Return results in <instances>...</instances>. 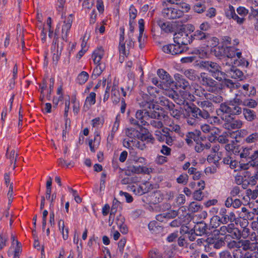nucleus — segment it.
I'll use <instances>...</instances> for the list:
<instances>
[{
  "instance_id": "56",
  "label": "nucleus",
  "mask_w": 258,
  "mask_h": 258,
  "mask_svg": "<svg viewBox=\"0 0 258 258\" xmlns=\"http://www.w3.org/2000/svg\"><path fill=\"white\" fill-rule=\"evenodd\" d=\"M169 126V130L172 132H175V133L179 134L180 132V127L179 125L175 124L172 121L169 122L167 124Z\"/></svg>"
},
{
  "instance_id": "42",
  "label": "nucleus",
  "mask_w": 258,
  "mask_h": 258,
  "mask_svg": "<svg viewBox=\"0 0 258 258\" xmlns=\"http://www.w3.org/2000/svg\"><path fill=\"white\" fill-rule=\"evenodd\" d=\"M161 115L160 113V116L156 118H150L149 120V125H151L155 128L158 129L161 128L163 126V123L161 121L159 120V118L161 117Z\"/></svg>"
},
{
  "instance_id": "8",
  "label": "nucleus",
  "mask_w": 258,
  "mask_h": 258,
  "mask_svg": "<svg viewBox=\"0 0 258 258\" xmlns=\"http://www.w3.org/2000/svg\"><path fill=\"white\" fill-rule=\"evenodd\" d=\"M159 103L165 106L169 111L170 115L174 118L179 119L182 115L181 107H175V105L168 99L162 97L159 98Z\"/></svg>"
},
{
  "instance_id": "44",
  "label": "nucleus",
  "mask_w": 258,
  "mask_h": 258,
  "mask_svg": "<svg viewBox=\"0 0 258 258\" xmlns=\"http://www.w3.org/2000/svg\"><path fill=\"white\" fill-rule=\"evenodd\" d=\"M225 13L226 17L228 19L233 18L236 14L235 13L234 8L231 5H229L225 8Z\"/></svg>"
},
{
  "instance_id": "29",
  "label": "nucleus",
  "mask_w": 258,
  "mask_h": 258,
  "mask_svg": "<svg viewBox=\"0 0 258 258\" xmlns=\"http://www.w3.org/2000/svg\"><path fill=\"white\" fill-rule=\"evenodd\" d=\"M257 232H252L249 237L250 239L241 240V241H247L250 244L249 249L251 250L255 249L257 247Z\"/></svg>"
},
{
  "instance_id": "49",
  "label": "nucleus",
  "mask_w": 258,
  "mask_h": 258,
  "mask_svg": "<svg viewBox=\"0 0 258 258\" xmlns=\"http://www.w3.org/2000/svg\"><path fill=\"white\" fill-rule=\"evenodd\" d=\"M139 31L140 34L138 37V41L140 43V47L142 48L143 46L141 44V38L142 37V35L144 31V21L143 19H141L139 20Z\"/></svg>"
},
{
  "instance_id": "57",
  "label": "nucleus",
  "mask_w": 258,
  "mask_h": 258,
  "mask_svg": "<svg viewBox=\"0 0 258 258\" xmlns=\"http://www.w3.org/2000/svg\"><path fill=\"white\" fill-rule=\"evenodd\" d=\"M258 140V134L256 133H253L248 136L245 139L248 143H255Z\"/></svg>"
},
{
  "instance_id": "20",
  "label": "nucleus",
  "mask_w": 258,
  "mask_h": 258,
  "mask_svg": "<svg viewBox=\"0 0 258 258\" xmlns=\"http://www.w3.org/2000/svg\"><path fill=\"white\" fill-rule=\"evenodd\" d=\"M174 79L175 81V86L186 90L189 87V84L184 77L179 74H175L174 75Z\"/></svg>"
},
{
  "instance_id": "4",
  "label": "nucleus",
  "mask_w": 258,
  "mask_h": 258,
  "mask_svg": "<svg viewBox=\"0 0 258 258\" xmlns=\"http://www.w3.org/2000/svg\"><path fill=\"white\" fill-rule=\"evenodd\" d=\"M223 55L228 57L226 65L234 64L236 66H242L247 67L248 62L247 61L240 59L241 52L233 46H228L224 48Z\"/></svg>"
},
{
  "instance_id": "40",
  "label": "nucleus",
  "mask_w": 258,
  "mask_h": 258,
  "mask_svg": "<svg viewBox=\"0 0 258 258\" xmlns=\"http://www.w3.org/2000/svg\"><path fill=\"white\" fill-rule=\"evenodd\" d=\"M209 36V34L205 33L200 30L196 31L192 37L194 39L203 40L207 39Z\"/></svg>"
},
{
  "instance_id": "3",
  "label": "nucleus",
  "mask_w": 258,
  "mask_h": 258,
  "mask_svg": "<svg viewBox=\"0 0 258 258\" xmlns=\"http://www.w3.org/2000/svg\"><path fill=\"white\" fill-rule=\"evenodd\" d=\"M125 134L130 139L140 140L141 142L145 144L153 142L152 136L145 127L139 126L138 129L128 128L125 131Z\"/></svg>"
},
{
  "instance_id": "12",
  "label": "nucleus",
  "mask_w": 258,
  "mask_h": 258,
  "mask_svg": "<svg viewBox=\"0 0 258 258\" xmlns=\"http://www.w3.org/2000/svg\"><path fill=\"white\" fill-rule=\"evenodd\" d=\"M219 233L222 235H226L229 233L233 238H237L239 236V232L238 228L234 227L233 224H230L227 226H223L220 227L219 230Z\"/></svg>"
},
{
  "instance_id": "25",
  "label": "nucleus",
  "mask_w": 258,
  "mask_h": 258,
  "mask_svg": "<svg viewBox=\"0 0 258 258\" xmlns=\"http://www.w3.org/2000/svg\"><path fill=\"white\" fill-rule=\"evenodd\" d=\"M236 213L238 215V217L240 219L245 220H247V219H253L254 215L253 213L248 212L245 207H242L241 211H236Z\"/></svg>"
},
{
  "instance_id": "39",
  "label": "nucleus",
  "mask_w": 258,
  "mask_h": 258,
  "mask_svg": "<svg viewBox=\"0 0 258 258\" xmlns=\"http://www.w3.org/2000/svg\"><path fill=\"white\" fill-rule=\"evenodd\" d=\"M219 215L221 216V218L219 217L216 216L212 218V220L214 219L218 220L220 221L222 223H227V221H225V218H227V216L228 215V212H227V210L225 208H222L220 210Z\"/></svg>"
},
{
  "instance_id": "17",
  "label": "nucleus",
  "mask_w": 258,
  "mask_h": 258,
  "mask_svg": "<svg viewBox=\"0 0 258 258\" xmlns=\"http://www.w3.org/2000/svg\"><path fill=\"white\" fill-rule=\"evenodd\" d=\"M227 66H228L230 68L229 69L225 70L226 77L235 79H242L243 76V74L242 71L237 69L235 66L233 65L231 66V64H229Z\"/></svg>"
},
{
  "instance_id": "63",
  "label": "nucleus",
  "mask_w": 258,
  "mask_h": 258,
  "mask_svg": "<svg viewBox=\"0 0 258 258\" xmlns=\"http://www.w3.org/2000/svg\"><path fill=\"white\" fill-rule=\"evenodd\" d=\"M236 11L240 16L244 18L248 13V10L243 7H239L237 8Z\"/></svg>"
},
{
  "instance_id": "38",
  "label": "nucleus",
  "mask_w": 258,
  "mask_h": 258,
  "mask_svg": "<svg viewBox=\"0 0 258 258\" xmlns=\"http://www.w3.org/2000/svg\"><path fill=\"white\" fill-rule=\"evenodd\" d=\"M120 203L116 199H114L112 202V205L110 209L109 219H114L118 208L120 207Z\"/></svg>"
},
{
  "instance_id": "28",
  "label": "nucleus",
  "mask_w": 258,
  "mask_h": 258,
  "mask_svg": "<svg viewBox=\"0 0 258 258\" xmlns=\"http://www.w3.org/2000/svg\"><path fill=\"white\" fill-rule=\"evenodd\" d=\"M148 228L153 234H158L163 230L162 226H159L158 223L155 221L150 222L148 224Z\"/></svg>"
},
{
  "instance_id": "26",
  "label": "nucleus",
  "mask_w": 258,
  "mask_h": 258,
  "mask_svg": "<svg viewBox=\"0 0 258 258\" xmlns=\"http://www.w3.org/2000/svg\"><path fill=\"white\" fill-rule=\"evenodd\" d=\"M219 93H208L204 94V97L207 100H210L216 103H219L222 102L223 97Z\"/></svg>"
},
{
  "instance_id": "24",
  "label": "nucleus",
  "mask_w": 258,
  "mask_h": 258,
  "mask_svg": "<svg viewBox=\"0 0 258 258\" xmlns=\"http://www.w3.org/2000/svg\"><path fill=\"white\" fill-rule=\"evenodd\" d=\"M124 32L120 35L119 37V43L118 49L120 55L123 57L126 56L128 54L130 49L127 48L125 46V43L124 42Z\"/></svg>"
},
{
  "instance_id": "47",
  "label": "nucleus",
  "mask_w": 258,
  "mask_h": 258,
  "mask_svg": "<svg viewBox=\"0 0 258 258\" xmlns=\"http://www.w3.org/2000/svg\"><path fill=\"white\" fill-rule=\"evenodd\" d=\"M243 112L244 117L248 121L252 120L256 116L253 111L251 109H244Z\"/></svg>"
},
{
  "instance_id": "51",
  "label": "nucleus",
  "mask_w": 258,
  "mask_h": 258,
  "mask_svg": "<svg viewBox=\"0 0 258 258\" xmlns=\"http://www.w3.org/2000/svg\"><path fill=\"white\" fill-rule=\"evenodd\" d=\"M92 125L93 127L99 128L101 127L104 123V119L101 117H96L92 120Z\"/></svg>"
},
{
  "instance_id": "22",
  "label": "nucleus",
  "mask_w": 258,
  "mask_h": 258,
  "mask_svg": "<svg viewBox=\"0 0 258 258\" xmlns=\"http://www.w3.org/2000/svg\"><path fill=\"white\" fill-rule=\"evenodd\" d=\"M104 54V49L102 47H98L93 52L92 58L95 64H102L101 60Z\"/></svg>"
},
{
  "instance_id": "37",
  "label": "nucleus",
  "mask_w": 258,
  "mask_h": 258,
  "mask_svg": "<svg viewBox=\"0 0 258 258\" xmlns=\"http://www.w3.org/2000/svg\"><path fill=\"white\" fill-rule=\"evenodd\" d=\"M80 102L79 100L77 99L76 96L75 95L72 96L71 99V101H70V99L65 101V108H64V115L65 117H67L68 115V112L70 109V103L72 104H76Z\"/></svg>"
},
{
  "instance_id": "61",
  "label": "nucleus",
  "mask_w": 258,
  "mask_h": 258,
  "mask_svg": "<svg viewBox=\"0 0 258 258\" xmlns=\"http://www.w3.org/2000/svg\"><path fill=\"white\" fill-rule=\"evenodd\" d=\"M159 25L161 29L164 30L165 32H169L170 31L171 27L168 22H163L160 21L159 22Z\"/></svg>"
},
{
  "instance_id": "13",
  "label": "nucleus",
  "mask_w": 258,
  "mask_h": 258,
  "mask_svg": "<svg viewBox=\"0 0 258 258\" xmlns=\"http://www.w3.org/2000/svg\"><path fill=\"white\" fill-rule=\"evenodd\" d=\"M232 108V115H238L242 112V108L239 106L242 103V97L239 94H235L234 98L230 100Z\"/></svg>"
},
{
  "instance_id": "46",
  "label": "nucleus",
  "mask_w": 258,
  "mask_h": 258,
  "mask_svg": "<svg viewBox=\"0 0 258 258\" xmlns=\"http://www.w3.org/2000/svg\"><path fill=\"white\" fill-rule=\"evenodd\" d=\"M151 185V184L149 182H145L144 183H141L140 185V188L141 191H139L138 192L139 196L142 195L145 193L148 192L150 189Z\"/></svg>"
},
{
  "instance_id": "34",
  "label": "nucleus",
  "mask_w": 258,
  "mask_h": 258,
  "mask_svg": "<svg viewBox=\"0 0 258 258\" xmlns=\"http://www.w3.org/2000/svg\"><path fill=\"white\" fill-rule=\"evenodd\" d=\"M121 98V93L118 87L113 86L111 90V98L114 102H119Z\"/></svg>"
},
{
  "instance_id": "5",
  "label": "nucleus",
  "mask_w": 258,
  "mask_h": 258,
  "mask_svg": "<svg viewBox=\"0 0 258 258\" xmlns=\"http://www.w3.org/2000/svg\"><path fill=\"white\" fill-rule=\"evenodd\" d=\"M201 68L208 71L212 76L218 81H222L226 77V73L221 70L220 66L211 61L202 60L200 63Z\"/></svg>"
},
{
  "instance_id": "55",
  "label": "nucleus",
  "mask_w": 258,
  "mask_h": 258,
  "mask_svg": "<svg viewBox=\"0 0 258 258\" xmlns=\"http://www.w3.org/2000/svg\"><path fill=\"white\" fill-rule=\"evenodd\" d=\"M227 77H225L222 80H224V85L230 89L234 88L235 87L238 88V86L235 85V83L231 80L226 79Z\"/></svg>"
},
{
  "instance_id": "33",
  "label": "nucleus",
  "mask_w": 258,
  "mask_h": 258,
  "mask_svg": "<svg viewBox=\"0 0 258 258\" xmlns=\"http://www.w3.org/2000/svg\"><path fill=\"white\" fill-rule=\"evenodd\" d=\"M256 151L258 152V150H255L253 151L250 148H244L240 153V156L241 158H246V161H247V163H248L249 161L251 160L250 157L252 156Z\"/></svg>"
},
{
  "instance_id": "10",
  "label": "nucleus",
  "mask_w": 258,
  "mask_h": 258,
  "mask_svg": "<svg viewBox=\"0 0 258 258\" xmlns=\"http://www.w3.org/2000/svg\"><path fill=\"white\" fill-rule=\"evenodd\" d=\"M169 97H171L177 104L180 105L187 104V100L191 98L189 93L185 91H180L179 94H177L173 92Z\"/></svg>"
},
{
  "instance_id": "1",
  "label": "nucleus",
  "mask_w": 258,
  "mask_h": 258,
  "mask_svg": "<svg viewBox=\"0 0 258 258\" xmlns=\"http://www.w3.org/2000/svg\"><path fill=\"white\" fill-rule=\"evenodd\" d=\"M141 105L144 109L136 112V118L130 119L131 124L137 125L139 126L148 125L150 118H156L160 116V112L156 111H159V106L153 101L142 102L141 103Z\"/></svg>"
},
{
  "instance_id": "52",
  "label": "nucleus",
  "mask_w": 258,
  "mask_h": 258,
  "mask_svg": "<svg viewBox=\"0 0 258 258\" xmlns=\"http://www.w3.org/2000/svg\"><path fill=\"white\" fill-rule=\"evenodd\" d=\"M85 103L90 106L95 104L96 103V93L94 92H91L86 97Z\"/></svg>"
},
{
  "instance_id": "6",
  "label": "nucleus",
  "mask_w": 258,
  "mask_h": 258,
  "mask_svg": "<svg viewBox=\"0 0 258 258\" xmlns=\"http://www.w3.org/2000/svg\"><path fill=\"white\" fill-rule=\"evenodd\" d=\"M199 79L200 83L205 87L207 91L214 93H220L222 91L221 85L206 73H201Z\"/></svg>"
},
{
  "instance_id": "18",
  "label": "nucleus",
  "mask_w": 258,
  "mask_h": 258,
  "mask_svg": "<svg viewBox=\"0 0 258 258\" xmlns=\"http://www.w3.org/2000/svg\"><path fill=\"white\" fill-rule=\"evenodd\" d=\"M123 145L124 147L128 149H133L134 147H136L141 150H143L145 148V144L138 140H134L133 139H124L123 141Z\"/></svg>"
},
{
  "instance_id": "2",
  "label": "nucleus",
  "mask_w": 258,
  "mask_h": 258,
  "mask_svg": "<svg viewBox=\"0 0 258 258\" xmlns=\"http://www.w3.org/2000/svg\"><path fill=\"white\" fill-rule=\"evenodd\" d=\"M230 248H234L232 253L234 258H257L256 252L251 253L245 251L249 249L250 244L247 241L233 240L229 243Z\"/></svg>"
},
{
  "instance_id": "14",
  "label": "nucleus",
  "mask_w": 258,
  "mask_h": 258,
  "mask_svg": "<svg viewBox=\"0 0 258 258\" xmlns=\"http://www.w3.org/2000/svg\"><path fill=\"white\" fill-rule=\"evenodd\" d=\"M74 15L70 14L64 20L61 29V37L63 40L67 41L70 30L72 27Z\"/></svg>"
},
{
  "instance_id": "45",
  "label": "nucleus",
  "mask_w": 258,
  "mask_h": 258,
  "mask_svg": "<svg viewBox=\"0 0 258 258\" xmlns=\"http://www.w3.org/2000/svg\"><path fill=\"white\" fill-rule=\"evenodd\" d=\"M205 9V1L198 2L194 6V10L198 13H203Z\"/></svg>"
},
{
  "instance_id": "59",
  "label": "nucleus",
  "mask_w": 258,
  "mask_h": 258,
  "mask_svg": "<svg viewBox=\"0 0 258 258\" xmlns=\"http://www.w3.org/2000/svg\"><path fill=\"white\" fill-rule=\"evenodd\" d=\"M177 182L178 183L186 184L188 181V176L186 174H181L177 178Z\"/></svg>"
},
{
  "instance_id": "62",
  "label": "nucleus",
  "mask_w": 258,
  "mask_h": 258,
  "mask_svg": "<svg viewBox=\"0 0 258 258\" xmlns=\"http://www.w3.org/2000/svg\"><path fill=\"white\" fill-rule=\"evenodd\" d=\"M154 169L150 166H141V174H150L152 173Z\"/></svg>"
},
{
  "instance_id": "7",
  "label": "nucleus",
  "mask_w": 258,
  "mask_h": 258,
  "mask_svg": "<svg viewBox=\"0 0 258 258\" xmlns=\"http://www.w3.org/2000/svg\"><path fill=\"white\" fill-rule=\"evenodd\" d=\"M251 160L246 164H240V167L243 170H246L249 169L250 167L254 169V174L251 176L248 183L250 186H254L256 184L257 179L258 175V152L257 151L255 152V153L250 157Z\"/></svg>"
},
{
  "instance_id": "21",
  "label": "nucleus",
  "mask_w": 258,
  "mask_h": 258,
  "mask_svg": "<svg viewBox=\"0 0 258 258\" xmlns=\"http://www.w3.org/2000/svg\"><path fill=\"white\" fill-rule=\"evenodd\" d=\"M93 140H90L89 146L92 152H95L98 148L101 141V137L98 132H95Z\"/></svg>"
},
{
  "instance_id": "50",
  "label": "nucleus",
  "mask_w": 258,
  "mask_h": 258,
  "mask_svg": "<svg viewBox=\"0 0 258 258\" xmlns=\"http://www.w3.org/2000/svg\"><path fill=\"white\" fill-rule=\"evenodd\" d=\"M242 125V122L240 120H233L229 123L225 124L226 127H230L232 129L240 128Z\"/></svg>"
},
{
  "instance_id": "9",
  "label": "nucleus",
  "mask_w": 258,
  "mask_h": 258,
  "mask_svg": "<svg viewBox=\"0 0 258 258\" xmlns=\"http://www.w3.org/2000/svg\"><path fill=\"white\" fill-rule=\"evenodd\" d=\"M192 36L185 31L181 29L176 32L174 35V42L175 43L182 46L187 45L192 42Z\"/></svg>"
},
{
  "instance_id": "64",
  "label": "nucleus",
  "mask_w": 258,
  "mask_h": 258,
  "mask_svg": "<svg viewBox=\"0 0 258 258\" xmlns=\"http://www.w3.org/2000/svg\"><path fill=\"white\" fill-rule=\"evenodd\" d=\"M216 14L217 11L216 9L212 7L208 9V10L206 12V15L207 17L210 18H212L216 16Z\"/></svg>"
},
{
  "instance_id": "53",
  "label": "nucleus",
  "mask_w": 258,
  "mask_h": 258,
  "mask_svg": "<svg viewBox=\"0 0 258 258\" xmlns=\"http://www.w3.org/2000/svg\"><path fill=\"white\" fill-rule=\"evenodd\" d=\"M201 209L200 204L196 202H192L188 206V210L189 212L195 213L198 212Z\"/></svg>"
},
{
  "instance_id": "58",
  "label": "nucleus",
  "mask_w": 258,
  "mask_h": 258,
  "mask_svg": "<svg viewBox=\"0 0 258 258\" xmlns=\"http://www.w3.org/2000/svg\"><path fill=\"white\" fill-rule=\"evenodd\" d=\"M202 189L196 190L193 194V198L197 201H201L204 198V194Z\"/></svg>"
},
{
  "instance_id": "27",
  "label": "nucleus",
  "mask_w": 258,
  "mask_h": 258,
  "mask_svg": "<svg viewBox=\"0 0 258 258\" xmlns=\"http://www.w3.org/2000/svg\"><path fill=\"white\" fill-rule=\"evenodd\" d=\"M231 105V100L227 101V102H225L224 103H221L220 106V108L219 110L217 111V114L218 115H220V113H219L220 111L224 113H227L229 114L232 115V108Z\"/></svg>"
},
{
  "instance_id": "32",
  "label": "nucleus",
  "mask_w": 258,
  "mask_h": 258,
  "mask_svg": "<svg viewBox=\"0 0 258 258\" xmlns=\"http://www.w3.org/2000/svg\"><path fill=\"white\" fill-rule=\"evenodd\" d=\"M242 89L243 90V92L241 93L240 94H238L242 97V94L244 96H250L253 95L256 93V90L252 86H249L248 84L243 85L242 86Z\"/></svg>"
},
{
  "instance_id": "43",
  "label": "nucleus",
  "mask_w": 258,
  "mask_h": 258,
  "mask_svg": "<svg viewBox=\"0 0 258 258\" xmlns=\"http://www.w3.org/2000/svg\"><path fill=\"white\" fill-rule=\"evenodd\" d=\"M211 50L210 47L207 45L206 47L202 48L197 50V53L199 54L201 58L208 57L209 55V52Z\"/></svg>"
},
{
  "instance_id": "54",
  "label": "nucleus",
  "mask_w": 258,
  "mask_h": 258,
  "mask_svg": "<svg viewBox=\"0 0 258 258\" xmlns=\"http://www.w3.org/2000/svg\"><path fill=\"white\" fill-rule=\"evenodd\" d=\"M175 4H176V7L178 8L180 11H182V15L184 12H187L190 10L189 5L185 3H178L177 2H176Z\"/></svg>"
},
{
  "instance_id": "15",
  "label": "nucleus",
  "mask_w": 258,
  "mask_h": 258,
  "mask_svg": "<svg viewBox=\"0 0 258 258\" xmlns=\"http://www.w3.org/2000/svg\"><path fill=\"white\" fill-rule=\"evenodd\" d=\"M162 50L166 53L175 55L183 52L184 50L183 46L177 44H169L163 46Z\"/></svg>"
},
{
  "instance_id": "23",
  "label": "nucleus",
  "mask_w": 258,
  "mask_h": 258,
  "mask_svg": "<svg viewBox=\"0 0 258 258\" xmlns=\"http://www.w3.org/2000/svg\"><path fill=\"white\" fill-rule=\"evenodd\" d=\"M248 224V223L247 220H240V226L241 227V229H240L238 228V230L240 233L239 236L236 238L237 239H240L241 237L246 238L248 236L249 233V229L247 228Z\"/></svg>"
},
{
  "instance_id": "11",
  "label": "nucleus",
  "mask_w": 258,
  "mask_h": 258,
  "mask_svg": "<svg viewBox=\"0 0 258 258\" xmlns=\"http://www.w3.org/2000/svg\"><path fill=\"white\" fill-rule=\"evenodd\" d=\"M162 13L164 17L169 19L179 18L182 16V11H180L176 6L173 8L164 9Z\"/></svg>"
},
{
  "instance_id": "36",
  "label": "nucleus",
  "mask_w": 258,
  "mask_h": 258,
  "mask_svg": "<svg viewBox=\"0 0 258 258\" xmlns=\"http://www.w3.org/2000/svg\"><path fill=\"white\" fill-rule=\"evenodd\" d=\"M58 227L62 235V238L64 240H67L69 237V228L64 227V221L60 220L58 222Z\"/></svg>"
},
{
  "instance_id": "30",
  "label": "nucleus",
  "mask_w": 258,
  "mask_h": 258,
  "mask_svg": "<svg viewBox=\"0 0 258 258\" xmlns=\"http://www.w3.org/2000/svg\"><path fill=\"white\" fill-rule=\"evenodd\" d=\"M197 105L203 109V110L209 111L212 110L213 109V105L212 103L207 100H199L197 102Z\"/></svg>"
},
{
  "instance_id": "35",
  "label": "nucleus",
  "mask_w": 258,
  "mask_h": 258,
  "mask_svg": "<svg viewBox=\"0 0 258 258\" xmlns=\"http://www.w3.org/2000/svg\"><path fill=\"white\" fill-rule=\"evenodd\" d=\"M104 69L105 67L103 64H99L97 65L93 70V72L91 75L92 78L93 79H96L102 74Z\"/></svg>"
},
{
  "instance_id": "31",
  "label": "nucleus",
  "mask_w": 258,
  "mask_h": 258,
  "mask_svg": "<svg viewBox=\"0 0 258 258\" xmlns=\"http://www.w3.org/2000/svg\"><path fill=\"white\" fill-rule=\"evenodd\" d=\"M120 122V115L117 114L115 118V120L113 123L111 133L108 135V140H112L115 134L117 131Z\"/></svg>"
},
{
  "instance_id": "41",
  "label": "nucleus",
  "mask_w": 258,
  "mask_h": 258,
  "mask_svg": "<svg viewBox=\"0 0 258 258\" xmlns=\"http://www.w3.org/2000/svg\"><path fill=\"white\" fill-rule=\"evenodd\" d=\"M88 78L89 74L88 73L85 71H82L78 75L77 79V82L78 84L83 85L87 81Z\"/></svg>"
},
{
  "instance_id": "48",
  "label": "nucleus",
  "mask_w": 258,
  "mask_h": 258,
  "mask_svg": "<svg viewBox=\"0 0 258 258\" xmlns=\"http://www.w3.org/2000/svg\"><path fill=\"white\" fill-rule=\"evenodd\" d=\"M184 74L187 78L192 81H195L199 78L197 75L196 71L192 69L185 70Z\"/></svg>"
},
{
  "instance_id": "16",
  "label": "nucleus",
  "mask_w": 258,
  "mask_h": 258,
  "mask_svg": "<svg viewBox=\"0 0 258 258\" xmlns=\"http://www.w3.org/2000/svg\"><path fill=\"white\" fill-rule=\"evenodd\" d=\"M188 109L195 118L199 119L202 117L207 119L210 117V114L207 110H202L196 105L189 106Z\"/></svg>"
},
{
  "instance_id": "60",
  "label": "nucleus",
  "mask_w": 258,
  "mask_h": 258,
  "mask_svg": "<svg viewBox=\"0 0 258 258\" xmlns=\"http://www.w3.org/2000/svg\"><path fill=\"white\" fill-rule=\"evenodd\" d=\"M245 164V163H240L236 160H232L231 163L229 165V166L231 169H234L235 171H236V170H239V169H242L240 167V164Z\"/></svg>"
},
{
  "instance_id": "19",
  "label": "nucleus",
  "mask_w": 258,
  "mask_h": 258,
  "mask_svg": "<svg viewBox=\"0 0 258 258\" xmlns=\"http://www.w3.org/2000/svg\"><path fill=\"white\" fill-rule=\"evenodd\" d=\"M157 74L162 80L161 82L163 84V86L170 87L173 83V81L169 74L163 69H159L157 71Z\"/></svg>"
}]
</instances>
